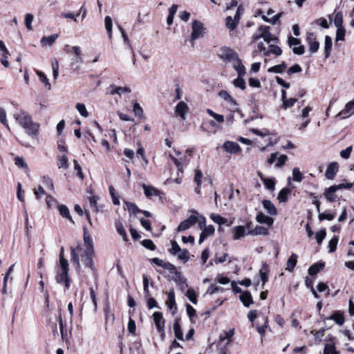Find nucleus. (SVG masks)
Listing matches in <instances>:
<instances>
[{"mask_svg": "<svg viewBox=\"0 0 354 354\" xmlns=\"http://www.w3.org/2000/svg\"><path fill=\"white\" fill-rule=\"evenodd\" d=\"M79 253H80L81 260L83 264L86 267L94 270L93 261L94 251L83 250V248L80 245H78L75 248L71 247V261L75 267L76 270H79L80 269Z\"/></svg>", "mask_w": 354, "mask_h": 354, "instance_id": "1", "label": "nucleus"}, {"mask_svg": "<svg viewBox=\"0 0 354 354\" xmlns=\"http://www.w3.org/2000/svg\"><path fill=\"white\" fill-rule=\"evenodd\" d=\"M14 118L29 136L33 139L38 138L40 125L39 123L34 122L28 113L21 110L14 115Z\"/></svg>", "mask_w": 354, "mask_h": 354, "instance_id": "2", "label": "nucleus"}, {"mask_svg": "<svg viewBox=\"0 0 354 354\" xmlns=\"http://www.w3.org/2000/svg\"><path fill=\"white\" fill-rule=\"evenodd\" d=\"M219 56L225 63H232L233 66H244L237 54L230 48H222Z\"/></svg>", "mask_w": 354, "mask_h": 354, "instance_id": "3", "label": "nucleus"}, {"mask_svg": "<svg viewBox=\"0 0 354 354\" xmlns=\"http://www.w3.org/2000/svg\"><path fill=\"white\" fill-rule=\"evenodd\" d=\"M60 271H58L56 276V281L58 283H64L66 288L68 289L71 286V280L68 277L69 265L63 262L62 266H59Z\"/></svg>", "mask_w": 354, "mask_h": 354, "instance_id": "4", "label": "nucleus"}, {"mask_svg": "<svg viewBox=\"0 0 354 354\" xmlns=\"http://www.w3.org/2000/svg\"><path fill=\"white\" fill-rule=\"evenodd\" d=\"M270 26L261 25L259 27V32L261 33L263 40L268 44L272 42L274 44L277 43L278 38L270 32Z\"/></svg>", "mask_w": 354, "mask_h": 354, "instance_id": "5", "label": "nucleus"}, {"mask_svg": "<svg viewBox=\"0 0 354 354\" xmlns=\"http://www.w3.org/2000/svg\"><path fill=\"white\" fill-rule=\"evenodd\" d=\"M204 31L203 24L197 20H194L192 22V32L191 35V41L193 42L194 40L199 38L203 36ZM192 46H194V43H192Z\"/></svg>", "mask_w": 354, "mask_h": 354, "instance_id": "6", "label": "nucleus"}, {"mask_svg": "<svg viewBox=\"0 0 354 354\" xmlns=\"http://www.w3.org/2000/svg\"><path fill=\"white\" fill-rule=\"evenodd\" d=\"M288 42L295 54L302 55L304 53V46L301 44L299 39L290 36L288 37Z\"/></svg>", "mask_w": 354, "mask_h": 354, "instance_id": "7", "label": "nucleus"}, {"mask_svg": "<svg viewBox=\"0 0 354 354\" xmlns=\"http://www.w3.org/2000/svg\"><path fill=\"white\" fill-rule=\"evenodd\" d=\"M196 215H191L187 219L182 221L177 227L178 232H183L194 225L198 221Z\"/></svg>", "mask_w": 354, "mask_h": 354, "instance_id": "8", "label": "nucleus"}, {"mask_svg": "<svg viewBox=\"0 0 354 354\" xmlns=\"http://www.w3.org/2000/svg\"><path fill=\"white\" fill-rule=\"evenodd\" d=\"M288 160V157L286 155H280L278 152L272 153L270 155V158L268 159V162L270 164L274 163L276 160H277V162L276 163L275 166L277 167H282L286 160Z\"/></svg>", "mask_w": 354, "mask_h": 354, "instance_id": "9", "label": "nucleus"}, {"mask_svg": "<svg viewBox=\"0 0 354 354\" xmlns=\"http://www.w3.org/2000/svg\"><path fill=\"white\" fill-rule=\"evenodd\" d=\"M354 109V99L345 105L344 109H342L339 113L337 114L336 118L340 119H345L348 118L351 115V111Z\"/></svg>", "mask_w": 354, "mask_h": 354, "instance_id": "10", "label": "nucleus"}, {"mask_svg": "<svg viewBox=\"0 0 354 354\" xmlns=\"http://www.w3.org/2000/svg\"><path fill=\"white\" fill-rule=\"evenodd\" d=\"M152 263L169 270L170 272H175V266L169 262H165L163 260L155 257L150 260Z\"/></svg>", "mask_w": 354, "mask_h": 354, "instance_id": "11", "label": "nucleus"}, {"mask_svg": "<svg viewBox=\"0 0 354 354\" xmlns=\"http://www.w3.org/2000/svg\"><path fill=\"white\" fill-rule=\"evenodd\" d=\"M307 41L309 44V50L312 53H316L319 47V42L316 40V37L313 33H309L307 37Z\"/></svg>", "mask_w": 354, "mask_h": 354, "instance_id": "12", "label": "nucleus"}, {"mask_svg": "<svg viewBox=\"0 0 354 354\" xmlns=\"http://www.w3.org/2000/svg\"><path fill=\"white\" fill-rule=\"evenodd\" d=\"M223 147L225 151L230 153H236L241 149L239 144L234 142L226 141L223 143Z\"/></svg>", "mask_w": 354, "mask_h": 354, "instance_id": "13", "label": "nucleus"}, {"mask_svg": "<svg viewBox=\"0 0 354 354\" xmlns=\"http://www.w3.org/2000/svg\"><path fill=\"white\" fill-rule=\"evenodd\" d=\"M189 108L185 102L183 101L179 102L176 106L175 112L177 115H178L183 120H185V115L188 112Z\"/></svg>", "mask_w": 354, "mask_h": 354, "instance_id": "14", "label": "nucleus"}, {"mask_svg": "<svg viewBox=\"0 0 354 354\" xmlns=\"http://www.w3.org/2000/svg\"><path fill=\"white\" fill-rule=\"evenodd\" d=\"M166 305L171 310H172V314H175L177 310V307L176 304L175 294L174 290H171L169 292Z\"/></svg>", "mask_w": 354, "mask_h": 354, "instance_id": "15", "label": "nucleus"}, {"mask_svg": "<svg viewBox=\"0 0 354 354\" xmlns=\"http://www.w3.org/2000/svg\"><path fill=\"white\" fill-rule=\"evenodd\" d=\"M153 318L157 330H162V328H165V319L162 313L160 312H155L153 314Z\"/></svg>", "mask_w": 354, "mask_h": 354, "instance_id": "16", "label": "nucleus"}, {"mask_svg": "<svg viewBox=\"0 0 354 354\" xmlns=\"http://www.w3.org/2000/svg\"><path fill=\"white\" fill-rule=\"evenodd\" d=\"M338 190V187L335 185H333L329 187L328 188L325 189L324 190V196L326 200L329 202H334L336 200V196L335 195V192Z\"/></svg>", "mask_w": 354, "mask_h": 354, "instance_id": "17", "label": "nucleus"}, {"mask_svg": "<svg viewBox=\"0 0 354 354\" xmlns=\"http://www.w3.org/2000/svg\"><path fill=\"white\" fill-rule=\"evenodd\" d=\"M214 227L212 225H209L204 227V229H203L202 232L200 234V237L198 239L199 244H201L207 236L212 235L214 233Z\"/></svg>", "mask_w": 354, "mask_h": 354, "instance_id": "18", "label": "nucleus"}, {"mask_svg": "<svg viewBox=\"0 0 354 354\" xmlns=\"http://www.w3.org/2000/svg\"><path fill=\"white\" fill-rule=\"evenodd\" d=\"M338 171V165L337 162H331L328 166L325 176L326 178L332 180L334 178L336 173Z\"/></svg>", "mask_w": 354, "mask_h": 354, "instance_id": "19", "label": "nucleus"}, {"mask_svg": "<svg viewBox=\"0 0 354 354\" xmlns=\"http://www.w3.org/2000/svg\"><path fill=\"white\" fill-rule=\"evenodd\" d=\"M142 187L144 189L145 194L147 197H151L153 196H160L161 192L153 186H148L145 184L142 185Z\"/></svg>", "mask_w": 354, "mask_h": 354, "instance_id": "20", "label": "nucleus"}, {"mask_svg": "<svg viewBox=\"0 0 354 354\" xmlns=\"http://www.w3.org/2000/svg\"><path fill=\"white\" fill-rule=\"evenodd\" d=\"M239 298L243 306L245 307H249L252 304H253L252 297L249 291L242 292Z\"/></svg>", "mask_w": 354, "mask_h": 354, "instance_id": "21", "label": "nucleus"}, {"mask_svg": "<svg viewBox=\"0 0 354 354\" xmlns=\"http://www.w3.org/2000/svg\"><path fill=\"white\" fill-rule=\"evenodd\" d=\"M263 206L264 209L267 211V212L272 216L277 215V210L274 206V205L269 200H263Z\"/></svg>", "mask_w": 354, "mask_h": 354, "instance_id": "22", "label": "nucleus"}, {"mask_svg": "<svg viewBox=\"0 0 354 354\" xmlns=\"http://www.w3.org/2000/svg\"><path fill=\"white\" fill-rule=\"evenodd\" d=\"M58 35L57 34H53L48 37L44 36L40 41L41 46L42 47L47 46H52L53 44L55 41V40L57 39Z\"/></svg>", "mask_w": 354, "mask_h": 354, "instance_id": "23", "label": "nucleus"}, {"mask_svg": "<svg viewBox=\"0 0 354 354\" xmlns=\"http://www.w3.org/2000/svg\"><path fill=\"white\" fill-rule=\"evenodd\" d=\"M256 220L258 223H266L269 226L272 225L274 223V220L272 218L265 215L262 212H260L257 215Z\"/></svg>", "mask_w": 354, "mask_h": 354, "instance_id": "24", "label": "nucleus"}, {"mask_svg": "<svg viewBox=\"0 0 354 354\" xmlns=\"http://www.w3.org/2000/svg\"><path fill=\"white\" fill-rule=\"evenodd\" d=\"M84 246L83 250L94 251L92 238L86 234V228L84 229Z\"/></svg>", "mask_w": 354, "mask_h": 354, "instance_id": "25", "label": "nucleus"}, {"mask_svg": "<svg viewBox=\"0 0 354 354\" xmlns=\"http://www.w3.org/2000/svg\"><path fill=\"white\" fill-rule=\"evenodd\" d=\"M282 53L281 49L277 45L269 44L267 48L266 52H265L266 56H269L271 54L274 55H279Z\"/></svg>", "mask_w": 354, "mask_h": 354, "instance_id": "26", "label": "nucleus"}, {"mask_svg": "<svg viewBox=\"0 0 354 354\" xmlns=\"http://www.w3.org/2000/svg\"><path fill=\"white\" fill-rule=\"evenodd\" d=\"M332 38L330 36L326 35L324 39V54L326 58H328L330 56L332 50Z\"/></svg>", "mask_w": 354, "mask_h": 354, "instance_id": "27", "label": "nucleus"}, {"mask_svg": "<svg viewBox=\"0 0 354 354\" xmlns=\"http://www.w3.org/2000/svg\"><path fill=\"white\" fill-rule=\"evenodd\" d=\"M115 228L118 232V233L122 236L124 241H128L127 234L126 233L125 229L123 226L122 223L118 220L115 223Z\"/></svg>", "mask_w": 354, "mask_h": 354, "instance_id": "28", "label": "nucleus"}, {"mask_svg": "<svg viewBox=\"0 0 354 354\" xmlns=\"http://www.w3.org/2000/svg\"><path fill=\"white\" fill-rule=\"evenodd\" d=\"M297 262V256L296 254L292 253L287 261L286 270L292 272L296 266Z\"/></svg>", "mask_w": 354, "mask_h": 354, "instance_id": "29", "label": "nucleus"}, {"mask_svg": "<svg viewBox=\"0 0 354 354\" xmlns=\"http://www.w3.org/2000/svg\"><path fill=\"white\" fill-rule=\"evenodd\" d=\"M65 48H70L68 50V53H70L72 55H74L75 56L77 63L79 62L80 60H81L82 50H81L80 47L73 46V47L70 48V46L68 45H66L65 46Z\"/></svg>", "mask_w": 354, "mask_h": 354, "instance_id": "30", "label": "nucleus"}, {"mask_svg": "<svg viewBox=\"0 0 354 354\" xmlns=\"http://www.w3.org/2000/svg\"><path fill=\"white\" fill-rule=\"evenodd\" d=\"M234 235L233 239L234 240L239 239L242 237H243L245 234V227L239 225L236 226L233 229Z\"/></svg>", "mask_w": 354, "mask_h": 354, "instance_id": "31", "label": "nucleus"}, {"mask_svg": "<svg viewBox=\"0 0 354 354\" xmlns=\"http://www.w3.org/2000/svg\"><path fill=\"white\" fill-rule=\"evenodd\" d=\"M290 193L291 190L289 188H283L279 192L277 199L280 203H285L287 201L288 197Z\"/></svg>", "mask_w": 354, "mask_h": 354, "instance_id": "32", "label": "nucleus"}, {"mask_svg": "<svg viewBox=\"0 0 354 354\" xmlns=\"http://www.w3.org/2000/svg\"><path fill=\"white\" fill-rule=\"evenodd\" d=\"M58 209L60 214L67 219H68L71 222L74 223L72 217L71 216L70 212L68 208L64 205H60L58 206Z\"/></svg>", "mask_w": 354, "mask_h": 354, "instance_id": "33", "label": "nucleus"}, {"mask_svg": "<svg viewBox=\"0 0 354 354\" xmlns=\"http://www.w3.org/2000/svg\"><path fill=\"white\" fill-rule=\"evenodd\" d=\"M174 332L175 337L179 340H183V334L181 329V326L178 323V320L176 319L174 324Z\"/></svg>", "mask_w": 354, "mask_h": 354, "instance_id": "34", "label": "nucleus"}, {"mask_svg": "<svg viewBox=\"0 0 354 354\" xmlns=\"http://www.w3.org/2000/svg\"><path fill=\"white\" fill-rule=\"evenodd\" d=\"M268 229L263 226L257 225L254 229L250 230L248 234H250L252 235H260V234H268Z\"/></svg>", "mask_w": 354, "mask_h": 354, "instance_id": "35", "label": "nucleus"}, {"mask_svg": "<svg viewBox=\"0 0 354 354\" xmlns=\"http://www.w3.org/2000/svg\"><path fill=\"white\" fill-rule=\"evenodd\" d=\"M324 266V263H315L308 268V274L315 275L323 269Z\"/></svg>", "mask_w": 354, "mask_h": 354, "instance_id": "36", "label": "nucleus"}, {"mask_svg": "<svg viewBox=\"0 0 354 354\" xmlns=\"http://www.w3.org/2000/svg\"><path fill=\"white\" fill-rule=\"evenodd\" d=\"M210 218L214 223L219 225L227 224V220L218 214L212 213L210 214Z\"/></svg>", "mask_w": 354, "mask_h": 354, "instance_id": "37", "label": "nucleus"}, {"mask_svg": "<svg viewBox=\"0 0 354 354\" xmlns=\"http://www.w3.org/2000/svg\"><path fill=\"white\" fill-rule=\"evenodd\" d=\"M104 25H105V28L108 33L109 38L111 39L113 24H112V19H111V17H109V16L105 17Z\"/></svg>", "mask_w": 354, "mask_h": 354, "instance_id": "38", "label": "nucleus"}, {"mask_svg": "<svg viewBox=\"0 0 354 354\" xmlns=\"http://www.w3.org/2000/svg\"><path fill=\"white\" fill-rule=\"evenodd\" d=\"M330 319L334 320L338 325L342 326L344 323V317L342 314L335 312L330 317Z\"/></svg>", "mask_w": 354, "mask_h": 354, "instance_id": "39", "label": "nucleus"}, {"mask_svg": "<svg viewBox=\"0 0 354 354\" xmlns=\"http://www.w3.org/2000/svg\"><path fill=\"white\" fill-rule=\"evenodd\" d=\"M15 164L19 168L28 171V166L22 157L17 156L15 158Z\"/></svg>", "mask_w": 354, "mask_h": 354, "instance_id": "40", "label": "nucleus"}, {"mask_svg": "<svg viewBox=\"0 0 354 354\" xmlns=\"http://www.w3.org/2000/svg\"><path fill=\"white\" fill-rule=\"evenodd\" d=\"M218 95L225 101H227L233 104H236L235 100L233 97L229 94V93L226 91H221L219 92Z\"/></svg>", "mask_w": 354, "mask_h": 354, "instance_id": "41", "label": "nucleus"}, {"mask_svg": "<svg viewBox=\"0 0 354 354\" xmlns=\"http://www.w3.org/2000/svg\"><path fill=\"white\" fill-rule=\"evenodd\" d=\"M324 353L327 354H339V352L336 351L335 344L329 343L325 344Z\"/></svg>", "mask_w": 354, "mask_h": 354, "instance_id": "42", "label": "nucleus"}, {"mask_svg": "<svg viewBox=\"0 0 354 354\" xmlns=\"http://www.w3.org/2000/svg\"><path fill=\"white\" fill-rule=\"evenodd\" d=\"M233 84L235 87L244 90L246 87L245 82L242 77H237L234 81Z\"/></svg>", "mask_w": 354, "mask_h": 354, "instance_id": "43", "label": "nucleus"}, {"mask_svg": "<svg viewBox=\"0 0 354 354\" xmlns=\"http://www.w3.org/2000/svg\"><path fill=\"white\" fill-rule=\"evenodd\" d=\"M262 182L263 183L265 187L271 191H273L275 188V182L274 179L272 178H262Z\"/></svg>", "mask_w": 354, "mask_h": 354, "instance_id": "44", "label": "nucleus"}, {"mask_svg": "<svg viewBox=\"0 0 354 354\" xmlns=\"http://www.w3.org/2000/svg\"><path fill=\"white\" fill-rule=\"evenodd\" d=\"M176 255L178 256V259L182 260L185 262H187L189 258V251L185 249H184V250L180 249V250L178 252V254Z\"/></svg>", "mask_w": 354, "mask_h": 354, "instance_id": "45", "label": "nucleus"}, {"mask_svg": "<svg viewBox=\"0 0 354 354\" xmlns=\"http://www.w3.org/2000/svg\"><path fill=\"white\" fill-rule=\"evenodd\" d=\"M175 274V277L174 278V280L180 284H185L186 283V279L183 277V275L181 274V272H178L176 268H175V272H172Z\"/></svg>", "mask_w": 354, "mask_h": 354, "instance_id": "46", "label": "nucleus"}, {"mask_svg": "<svg viewBox=\"0 0 354 354\" xmlns=\"http://www.w3.org/2000/svg\"><path fill=\"white\" fill-rule=\"evenodd\" d=\"M334 24L337 28H342L343 24V15L342 12L335 14L334 19Z\"/></svg>", "mask_w": 354, "mask_h": 354, "instance_id": "47", "label": "nucleus"}, {"mask_svg": "<svg viewBox=\"0 0 354 354\" xmlns=\"http://www.w3.org/2000/svg\"><path fill=\"white\" fill-rule=\"evenodd\" d=\"M58 167L59 169H67L68 167V160L66 155L64 154L59 157Z\"/></svg>", "mask_w": 354, "mask_h": 354, "instance_id": "48", "label": "nucleus"}, {"mask_svg": "<svg viewBox=\"0 0 354 354\" xmlns=\"http://www.w3.org/2000/svg\"><path fill=\"white\" fill-rule=\"evenodd\" d=\"M126 205L130 213H133L134 214H136L138 213H140L142 212L141 209L138 208V207L133 203L131 202H127Z\"/></svg>", "mask_w": 354, "mask_h": 354, "instance_id": "49", "label": "nucleus"}, {"mask_svg": "<svg viewBox=\"0 0 354 354\" xmlns=\"http://www.w3.org/2000/svg\"><path fill=\"white\" fill-rule=\"evenodd\" d=\"M338 243V237L333 236L328 243V248L330 252H334L337 249V245Z\"/></svg>", "mask_w": 354, "mask_h": 354, "instance_id": "50", "label": "nucleus"}, {"mask_svg": "<svg viewBox=\"0 0 354 354\" xmlns=\"http://www.w3.org/2000/svg\"><path fill=\"white\" fill-rule=\"evenodd\" d=\"M36 73H37V75L39 76L41 82H42L43 83L45 84V85L48 87V90H50V88H51L50 84L49 83L48 80L46 77V76L45 75V74L43 72L39 71H36Z\"/></svg>", "mask_w": 354, "mask_h": 354, "instance_id": "51", "label": "nucleus"}, {"mask_svg": "<svg viewBox=\"0 0 354 354\" xmlns=\"http://www.w3.org/2000/svg\"><path fill=\"white\" fill-rule=\"evenodd\" d=\"M293 180L297 182H301L303 179V175L298 167H294L292 169Z\"/></svg>", "mask_w": 354, "mask_h": 354, "instance_id": "52", "label": "nucleus"}, {"mask_svg": "<svg viewBox=\"0 0 354 354\" xmlns=\"http://www.w3.org/2000/svg\"><path fill=\"white\" fill-rule=\"evenodd\" d=\"M226 26L231 30H234L237 24L234 19L231 16H228L226 17Z\"/></svg>", "mask_w": 354, "mask_h": 354, "instance_id": "53", "label": "nucleus"}, {"mask_svg": "<svg viewBox=\"0 0 354 354\" xmlns=\"http://www.w3.org/2000/svg\"><path fill=\"white\" fill-rule=\"evenodd\" d=\"M171 248L169 250V252L172 255H176L181 248L176 241H171Z\"/></svg>", "mask_w": 354, "mask_h": 354, "instance_id": "54", "label": "nucleus"}, {"mask_svg": "<svg viewBox=\"0 0 354 354\" xmlns=\"http://www.w3.org/2000/svg\"><path fill=\"white\" fill-rule=\"evenodd\" d=\"M76 109H77V111H79L80 114L84 117V118H86L88 117V113L86 111V106L84 104H82V103H77L76 104Z\"/></svg>", "mask_w": 354, "mask_h": 354, "instance_id": "55", "label": "nucleus"}, {"mask_svg": "<svg viewBox=\"0 0 354 354\" xmlns=\"http://www.w3.org/2000/svg\"><path fill=\"white\" fill-rule=\"evenodd\" d=\"M297 101V100L295 98L286 99V100L282 101L283 104L281 108L283 109L290 108Z\"/></svg>", "mask_w": 354, "mask_h": 354, "instance_id": "56", "label": "nucleus"}, {"mask_svg": "<svg viewBox=\"0 0 354 354\" xmlns=\"http://www.w3.org/2000/svg\"><path fill=\"white\" fill-rule=\"evenodd\" d=\"M142 245L151 250V251H153L156 250V247L155 245V244L153 243V242L151 240V239H144L142 241Z\"/></svg>", "mask_w": 354, "mask_h": 354, "instance_id": "57", "label": "nucleus"}, {"mask_svg": "<svg viewBox=\"0 0 354 354\" xmlns=\"http://www.w3.org/2000/svg\"><path fill=\"white\" fill-rule=\"evenodd\" d=\"M186 295L190 300V301H192L194 304H196L197 303L196 295L195 291L193 289L189 288L187 291Z\"/></svg>", "mask_w": 354, "mask_h": 354, "instance_id": "58", "label": "nucleus"}, {"mask_svg": "<svg viewBox=\"0 0 354 354\" xmlns=\"http://www.w3.org/2000/svg\"><path fill=\"white\" fill-rule=\"evenodd\" d=\"M33 15L32 14H26V16H25V26L26 27L27 29L31 30H32V22L33 21Z\"/></svg>", "mask_w": 354, "mask_h": 354, "instance_id": "59", "label": "nucleus"}, {"mask_svg": "<svg viewBox=\"0 0 354 354\" xmlns=\"http://www.w3.org/2000/svg\"><path fill=\"white\" fill-rule=\"evenodd\" d=\"M42 183L45 185L51 191H54V185L53 180L48 176L42 177Z\"/></svg>", "mask_w": 354, "mask_h": 354, "instance_id": "60", "label": "nucleus"}, {"mask_svg": "<svg viewBox=\"0 0 354 354\" xmlns=\"http://www.w3.org/2000/svg\"><path fill=\"white\" fill-rule=\"evenodd\" d=\"M345 37V29L342 28H337V30L336 31V37H335V41H338L339 40L343 41Z\"/></svg>", "mask_w": 354, "mask_h": 354, "instance_id": "61", "label": "nucleus"}, {"mask_svg": "<svg viewBox=\"0 0 354 354\" xmlns=\"http://www.w3.org/2000/svg\"><path fill=\"white\" fill-rule=\"evenodd\" d=\"M109 192L112 198L113 203L115 205H120V200L119 198L116 196L115 189L113 186H110L109 188Z\"/></svg>", "mask_w": 354, "mask_h": 354, "instance_id": "62", "label": "nucleus"}, {"mask_svg": "<svg viewBox=\"0 0 354 354\" xmlns=\"http://www.w3.org/2000/svg\"><path fill=\"white\" fill-rule=\"evenodd\" d=\"M97 200H98V196H92L89 197L90 206L95 212L98 211V208H97Z\"/></svg>", "mask_w": 354, "mask_h": 354, "instance_id": "63", "label": "nucleus"}, {"mask_svg": "<svg viewBox=\"0 0 354 354\" xmlns=\"http://www.w3.org/2000/svg\"><path fill=\"white\" fill-rule=\"evenodd\" d=\"M335 217V214H325V213H319L318 215L319 220L320 221L324 220L332 221Z\"/></svg>", "mask_w": 354, "mask_h": 354, "instance_id": "64", "label": "nucleus"}]
</instances>
